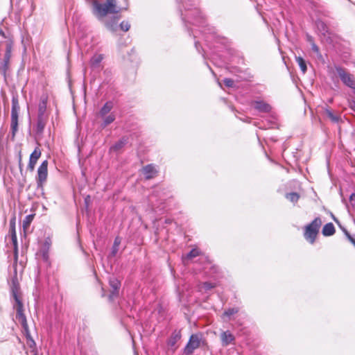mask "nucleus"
Wrapping results in <instances>:
<instances>
[{
  "instance_id": "nucleus-51",
  "label": "nucleus",
  "mask_w": 355,
  "mask_h": 355,
  "mask_svg": "<svg viewBox=\"0 0 355 355\" xmlns=\"http://www.w3.org/2000/svg\"><path fill=\"white\" fill-rule=\"evenodd\" d=\"M354 91V93H355V89Z\"/></svg>"
},
{
  "instance_id": "nucleus-11",
  "label": "nucleus",
  "mask_w": 355,
  "mask_h": 355,
  "mask_svg": "<svg viewBox=\"0 0 355 355\" xmlns=\"http://www.w3.org/2000/svg\"><path fill=\"white\" fill-rule=\"evenodd\" d=\"M41 154H42L41 150L38 147H36L35 148V150H33V152L31 154L28 164V168L31 171H34L35 166L37 164V160L40 157Z\"/></svg>"
},
{
  "instance_id": "nucleus-33",
  "label": "nucleus",
  "mask_w": 355,
  "mask_h": 355,
  "mask_svg": "<svg viewBox=\"0 0 355 355\" xmlns=\"http://www.w3.org/2000/svg\"><path fill=\"white\" fill-rule=\"evenodd\" d=\"M119 27H120L121 30H122L125 32H127L128 31H129V29L130 28V24L128 21H123L119 24Z\"/></svg>"
},
{
  "instance_id": "nucleus-45",
  "label": "nucleus",
  "mask_w": 355,
  "mask_h": 355,
  "mask_svg": "<svg viewBox=\"0 0 355 355\" xmlns=\"http://www.w3.org/2000/svg\"><path fill=\"white\" fill-rule=\"evenodd\" d=\"M116 251H117V248H116V247H114V246H113L112 254H115V253L116 252Z\"/></svg>"
},
{
  "instance_id": "nucleus-3",
  "label": "nucleus",
  "mask_w": 355,
  "mask_h": 355,
  "mask_svg": "<svg viewBox=\"0 0 355 355\" xmlns=\"http://www.w3.org/2000/svg\"><path fill=\"white\" fill-rule=\"evenodd\" d=\"M0 35L6 39L4 41L0 42V72L6 75L11 58L13 42L10 38L6 37L1 29H0Z\"/></svg>"
},
{
  "instance_id": "nucleus-30",
  "label": "nucleus",
  "mask_w": 355,
  "mask_h": 355,
  "mask_svg": "<svg viewBox=\"0 0 355 355\" xmlns=\"http://www.w3.org/2000/svg\"><path fill=\"white\" fill-rule=\"evenodd\" d=\"M12 241L14 246V257L15 261H17L18 259V248H17V241L15 232L12 235Z\"/></svg>"
},
{
  "instance_id": "nucleus-34",
  "label": "nucleus",
  "mask_w": 355,
  "mask_h": 355,
  "mask_svg": "<svg viewBox=\"0 0 355 355\" xmlns=\"http://www.w3.org/2000/svg\"><path fill=\"white\" fill-rule=\"evenodd\" d=\"M199 250L198 249H192L187 254V259H192L199 255Z\"/></svg>"
},
{
  "instance_id": "nucleus-26",
  "label": "nucleus",
  "mask_w": 355,
  "mask_h": 355,
  "mask_svg": "<svg viewBox=\"0 0 355 355\" xmlns=\"http://www.w3.org/2000/svg\"><path fill=\"white\" fill-rule=\"evenodd\" d=\"M35 218V214L27 215L23 220V229L26 232Z\"/></svg>"
},
{
  "instance_id": "nucleus-24",
  "label": "nucleus",
  "mask_w": 355,
  "mask_h": 355,
  "mask_svg": "<svg viewBox=\"0 0 355 355\" xmlns=\"http://www.w3.org/2000/svg\"><path fill=\"white\" fill-rule=\"evenodd\" d=\"M10 129L12 138L14 139L16 133L18 131V117H11Z\"/></svg>"
},
{
  "instance_id": "nucleus-29",
  "label": "nucleus",
  "mask_w": 355,
  "mask_h": 355,
  "mask_svg": "<svg viewBox=\"0 0 355 355\" xmlns=\"http://www.w3.org/2000/svg\"><path fill=\"white\" fill-rule=\"evenodd\" d=\"M115 120V116L113 114H110L108 116H105L103 117V123H102V127L105 128L107 125L112 123Z\"/></svg>"
},
{
  "instance_id": "nucleus-9",
  "label": "nucleus",
  "mask_w": 355,
  "mask_h": 355,
  "mask_svg": "<svg viewBox=\"0 0 355 355\" xmlns=\"http://www.w3.org/2000/svg\"><path fill=\"white\" fill-rule=\"evenodd\" d=\"M109 284L111 291L108 298L110 302H112L119 296V290L121 287V282L116 278L112 277L110 279Z\"/></svg>"
},
{
  "instance_id": "nucleus-36",
  "label": "nucleus",
  "mask_w": 355,
  "mask_h": 355,
  "mask_svg": "<svg viewBox=\"0 0 355 355\" xmlns=\"http://www.w3.org/2000/svg\"><path fill=\"white\" fill-rule=\"evenodd\" d=\"M344 232L349 241L355 246V234L351 235L346 230H344Z\"/></svg>"
},
{
  "instance_id": "nucleus-19",
  "label": "nucleus",
  "mask_w": 355,
  "mask_h": 355,
  "mask_svg": "<svg viewBox=\"0 0 355 355\" xmlns=\"http://www.w3.org/2000/svg\"><path fill=\"white\" fill-rule=\"evenodd\" d=\"M51 240L49 239H46L43 243L42 248L41 249V253L42 259L44 261L48 263L49 262V250L51 246Z\"/></svg>"
},
{
  "instance_id": "nucleus-47",
  "label": "nucleus",
  "mask_w": 355,
  "mask_h": 355,
  "mask_svg": "<svg viewBox=\"0 0 355 355\" xmlns=\"http://www.w3.org/2000/svg\"><path fill=\"white\" fill-rule=\"evenodd\" d=\"M166 223H171V220H166Z\"/></svg>"
},
{
  "instance_id": "nucleus-4",
  "label": "nucleus",
  "mask_w": 355,
  "mask_h": 355,
  "mask_svg": "<svg viewBox=\"0 0 355 355\" xmlns=\"http://www.w3.org/2000/svg\"><path fill=\"white\" fill-rule=\"evenodd\" d=\"M94 15L101 21L108 14H116L121 10V8L116 5V0H106L104 3L94 1L93 3Z\"/></svg>"
},
{
  "instance_id": "nucleus-46",
  "label": "nucleus",
  "mask_w": 355,
  "mask_h": 355,
  "mask_svg": "<svg viewBox=\"0 0 355 355\" xmlns=\"http://www.w3.org/2000/svg\"><path fill=\"white\" fill-rule=\"evenodd\" d=\"M198 42H195V46H196V49H198Z\"/></svg>"
},
{
  "instance_id": "nucleus-37",
  "label": "nucleus",
  "mask_w": 355,
  "mask_h": 355,
  "mask_svg": "<svg viewBox=\"0 0 355 355\" xmlns=\"http://www.w3.org/2000/svg\"><path fill=\"white\" fill-rule=\"evenodd\" d=\"M223 83H224L225 85L227 87H234V81L231 78H225L223 80Z\"/></svg>"
},
{
  "instance_id": "nucleus-21",
  "label": "nucleus",
  "mask_w": 355,
  "mask_h": 355,
  "mask_svg": "<svg viewBox=\"0 0 355 355\" xmlns=\"http://www.w3.org/2000/svg\"><path fill=\"white\" fill-rule=\"evenodd\" d=\"M113 103L112 101L106 102L99 111V116L101 118L105 117L112 109Z\"/></svg>"
},
{
  "instance_id": "nucleus-13",
  "label": "nucleus",
  "mask_w": 355,
  "mask_h": 355,
  "mask_svg": "<svg viewBox=\"0 0 355 355\" xmlns=\"http://www.w3.org/2000/svg\"><path fill=\"white\" fill-rule=\"evenodd\" d=\"M47 121L48 116H37V123L35 125V132L37 135H42Z\"/></svg>"
},
{
  "instance_id": "nucleus-31",
  "label": "nucleus",
  "mask_w": 355,
  "mask_h": 355,
  "mask_svg": "<svg viewBox=\"0 0 355 355\" xmlns=\"http://www.w3.org/2000/svg\"><path fill=\"white\" fill-rule=\"evenodd\" d=\"M286 198L293 202H296L299 200L300 196L295 192H292L287 193Z\"/></svg>"
},
{
  "instance_id": "nucleus-40",
  "label": "nucleus",
  "mask_w": 355,
  "mask_h": 355,
  "mask_svg": "<svg viewBox=\"0 0 355 355\" xmlns=\"http://www.w3.org/2000/svg\"><path fill=\"white\" fill-rule=\"evenodd\" d=\"M349 107L355 112V101L354 100H352L351 101L349 102Z\"/></svg>"
},
{
  "instance_id": "nucleus-22",
  "label": "nucleus",
  "mask_w": 355,
  "mask_h": 355,
  "mask_svg": "<svg viewBox=\"0 0 355 355\" xmlns=\"http://www.w3.org/2000/svg\"><path fill=\"white\" fill-rule=\"evenodd\" d=\"M323 112L327 117L334 123H338L340 121V116L334 114L333 112L329 108L328 106L322 107Z\"/></svg>"
},
{
  "instance_id": "nucleus-27",
  "label": "nucleus",
  "mask_w": 355,
  "mask_h": 355,
  "mask_svg": "<svg viewBox=\"0 0 355 355\" xmlns=\"http://www.w3.org/2000/svg\"><path fill=\"white\" fill-rule=\"evenodd\" d=\"M128 141L125 138H122L121 140L117 141L114 145L111 147L112 150L117 151L121 149L126 144Z\"/></svg>"
},
{
  "instance_id": "nucleus-10",
  "label": "nucleus",
  "mask_w": 355,
  "mask_h": 355,
  "mask_svg": "<svg viewBox=\"0 0 355 355\" xmlns=\"http://www.w3.org/2000/svg\"><path fill=\"white\" fill-rule=\"evenodd\" d=\"M315 26L320 35L326 39L327 42H331L332 40L329 36L330 33L329 32L328 27L327 26L326 24L321 20H317L315 21Z\"/></svg>"
},
{
  "instance_id": "nucleus-18",
  "label": "nucleus",
  "mask_w": 355,
  "mask_h": 355,
  "mask_svg": "<svg viewBox=\"0 0 355 355\" xmlns=\"http://www.w3.org/2000/svg\"><path fill=\"white\" fill-rule=\"evenodd\" d=\"M119 17H114L110 20L104 21L105 27L112 32H116L118 30Z\"/></svg>"
},
{
  "instance_id": "nucleus-43",
  "label": "nucleus",
  "mask_w": 355,
  "mask_h": 355,
  "mask_svg": "<svg viewBox=\"0 0 355 355\" xmlns=\"http://www.w3.org/2000/svg\"><path fill=\"white\" fill-rule=\"evenodd\" d=\"M307 41L311 44L313 42H314L312 36L307 35Z\"/></svg>"
},
{
  "instance_id": "nucleus-35",
  "label": "nucleus",
  "mask_w": 355,
  "mask_h": 355,
  "mask_svg": "<svg viewBox=\"0 0 355 355\" xmlns=\"http://www.w3.org/2000/svg\"><path fill=\"white\" fill-rule=\"evenodd\" d=\"M216 286V284L215 283L207 282H204L202 284V288L206 291H209V290H211V289L215 288Z\"/></svg>"
},
{
  "instance_id": "nucleus-23",
  "label": "nucleus",
  "mask_w": 355,
  "mask_h": 355,
  "mask_svg": "<svg viewBox=\"0 0 355 355\" xmlns=\"http://www.w3.org/2000/svg\"><path fill=\"white\" fill-rule=\"evenodd\" d=\"M322 232V234L325 236H332L335 233V227L333 223H329L324 225Z\"/></svg>"
},
{
  "instance_id": "nucleus-48",
  "label": "nucleus",
  "mask_w": 355,
  "mask_h": 355,
  "mask_svg": "<svg viewBox=\"0 0 355 355\" xmlns=\"http://www.w3.org/2000/svg\"><path fill=\"white\" fill-rule=\"evenodd\" d=\"M332 101H333V99H329V103H332Z\"/></svg>"
},
{
  "instance_id": "nucleus-7",
  "label": "nucleus",
  "mask_w": 355,
  "mask_h": 355,
  "mask_svg": "<svg viewBox=\"0 0 355 355\" xmlns=\"http://www.w3.org/2000/svg\"><path fill=\"white\" fill-rule=\"evenodd\" d=\"M48 161L44 160L37 168L36 178L37 187H42L48 176Z\"/></svg>"
},
{
  "instance_id": "nucleus-20",
  "label": "nucleus",
  "mask_w": 355,
  "mask_h": 355,
  "mask_svg": "<svg viewBox=\"0 0 355 355\" xmlns=\"http://www.w3.org/2000/svg\"><path fill=\"white\" fill-rule=\"evenodd\" d=\"M103 60L102 54H95L90 59V66L93 69H99L101 62Z\"/></svg>"
},
{
  "instance_id": "nucleus-39",
  "label": "nucleus",
  "mask_w": 355,
  "mask_h": 355,
  "mask_svg": "<svg viewBox=\"0 0 355 355\" xmlns=\"http://www.w3.org/2000/svg\"><path fill=\"white\" fill-rule=\"evenodd\" d=\"M349 202L353 209H355V193L350 196Z\"/></svg>"
},
{
  "instance_id": "nucleus-6",
  "label": "nucleus",
  "mask_w": 355,
  "mask_h": 355,
  "mask_svg": "<svg viewBox=\"0 0 355 355\" xmlns=\"http://www.w3.org/2000/svg\"><path fill=\"white\" fill-rule=\"evenodd\" d=\"M336 72L342 82L347 87L355 89V80L352 75L347 73L343 68L336 67Z\"/></svg>"
},
{
  "instance_id": "nucleus-15",
  "label": "nucleus",
  "mask_w": 355,
  "mask_h": 355,
  "mask_svg": "<svg viewBox=\"0 0 355 355\" xmlns=\"http://www.w3.org/2000/svg\"><path fill=\"white\" fill-rule=\"evenodd\" d=\"M20 107L19 104V97L17 94H12V107L11 117H19Z\"/></svg>"
},
{
  "instance_id": "nucleus-50",
  "label": "nucleus",
  "mask_w": 355,
  "mask_h": 355,
  "mask_svg": "<svg viewBox=\"0 0 355 355\" xmlns=\"http://www.w3.org/2000/svg\"><path fill=\"white\" fill-rule=\"evenodd\" d=\"M334 220L336 221V222H338L337 220L336 219V218L334 217Z\"/></svg>"
},
{
  "instance_id": "nucleus-32",
  "label": "nucleus",
  "mask_w": 355,
  "mask_h": 355,
  "mask_svg": "<svg viewBox=\"0 0 355 355\" xmlns=\"http://www.w3.org/2000/svg\"><path fill=\"white\" fill-rule=\"evenodd\" d=\"M238 312H239L238 308H230L224 312L223 315L230 318L231 315H232Z\"/></svg>"
},
{
  "instance_id": "nucleus-17",
  "label": "nucleus",
  "mask_w": 355,
  "mask_h": 355,
  "mask_svg": "<svg viewBox=\"0 0 355 355\" xmlns=\"http://www.w3.org/2000/svg\"><path fill=\"white\" fill-rule=\"evenodd\" d=\"M220 339L222 342V345L227 346L234 341L235 338L232 333H230L229 331H223L220 334Z\"/></svg>"
},
{
  "instance_id": "nucleus-1",
  "label": "nucleus",
  "mask_w": 355,
  "mask_h": 355,
  "mask_svg": "<svg viewBox=\"0 0 355 355\" xmlns=\"http://www.w3.org/2000/svg\"><path fill=\"white\" fill-rule=\"evenodd\" d=\"M178 2L182 3V7L184 9V12L180 8L182 21L187 25V23L192 24L197 26H204L205 24V19L202 15L200 10L196 7L193 0H177Z\"/></svg>"
},
{
  "instance_id": "nucleus-2",
  "label": "nucleus",
  "mask_w": 355,
  "mask_h": 355,
  "mask_svg": "<svg viewBox=\"0 0 355 355\" xmlns=\"http://www.w3.org/2000/svg\"><path fill=\"white\" fill-rule=\"evenodd\" d=\"M11 293L12 297H13L15 301L13 304V307L16 310V319L21 324L27 335L29 336L28 326L26 315L24 313V304L22 303L20 296L19 287L18 284L16 283L15 281H13L12 282V286L11 287Z\"/></svg>"
},
{
  "instance_id": "nucleus-42",
  "label": "nucleus",
  "mask_w": 355,
  "mask_h": 355,
  "mask_svg": "<svg viewBox=\"0 0 355 355\" xmlns=\"http://www.w3.org/2000/svg\"><path fill=\"white\" fill-rule=\"evenodd\" d=\"M19 168L21 169V167H22V164H21V151L19 153Z\"/></svg>"
},
{
  "instance_id": "nucleus-14",
  "label": "nucleus",
  "mask_w": 355,
  "mask_h": 355,
  "mask_svg": "<svg viewBox=\"0 0 355 355\" xmlns=\"http://www.w3.org/2000/svg\"><path fill=\"white\" fill-rule=\"evenodd\" d=\"M142 171L146 180H150L153 178L157 173V171L155 168V166L152 164L145 166L143 168Z\"/></svg>"
},
{
  "instance_id": "nucleus-25",
  "label": "nucleus",
  "mask_w": 355,
  "mask_h": 355,
  "mask_svg": "<svg viewBox=\"0 0 355 355\" xmlns=\"http://www.w3.org/2000/svg\"><path fill=\"white\" fill-rule=\"evenodd\" d=\"M181 335L179 332H173L168 339V345L171 347H173L175 346L176 343L180 339Z\"/></svg>"
},
{
  "instance_id": "nucleus-49",
  "label": "nucleus",
  "mask_w": 355,
  "mask_h": 355,
  "mask_svg": "<svg viewBox=\"0 0 355 355\" xmlns=\"http://www.w3.org/2000/svg\"><path fill=\"white\" fill-rule=\"evenodd\" d=\"M218 85H219V86H220V87H222V85H221V83H218Z\"/></svg>"
},
{
  "instance_id": "nucleus-5",
  "label": "nucleus",
  "mask_w": 355,
  "mask_h": 355,
  "mask_svg": "<svg viewBox=\"0 0 355 355\" xmlns=\"http://www.w3.org/2000/svg\"><path fill=\"white\" fill-rule=\"evenodd\" d=\"M321 225L320 218L316 217L311 223L305 226L304 236L310 243L313 244L315 242Z\"/></svg>"
},
{
  "instance_id": "nucleus-12",
  "label": "nucleus",
  "mask_w": 355,
  "mask_h": 355,
  "mask_svg": "<svg viewBox=\"0 0 355 355\" xmlns=\"http://www.w3.org/2000/svg\"><path fill=\"white\" fill-rule=\"evenodd\" d=\"M254 108L259 112L268 113L271 110V106L263 101H254L252 102Z\"/></svg>"
},
{
  "instance_id": "nucleus-44",
  "label": "nucleus",
  "mask_w": 355,
  "mask_h": 355,
  "mask_svg": "<svg viewBox=\"0 0 355 355\" xmlns=\"http://www.w3.org/2000/svg\"><path fill=\"white\" fill-rule=\"evenodd\" d=\"M35 345V343L33 339H30V347H32L33 346Z\"/></svg>"
},
{
  "instance_id": "nucleus-41",
  "label": "nucleus",
  "mask_w": 355,
  "mask_h": 355,
  "mask_svg": "<svg viewBox=\"0 0 355 355\" xmlns=\"http://www.w3.org/2000/svg\"><path fill=\"white\" fill-rule=\"evenodd\" d=\"M120 244V240L119 239L118 237H116L114 240V247H118L119 245Z\"/></svg>"
},
{
  "instance_id": "nucleus-8",
  "label": "nucleus",
  "mask_w": 355,
  "mask_h": 355,
  "mask_svg": "<svg viewBox=\"0 0 355 355\" xmlns=\"http://www.w3.org/2000/svg\"><path fill=\"white\" fill-rule=\"evenodd\" d=\"M201 336L198 334H192L189 340L184 349V353L186 355H191L195 349L200 345Z\"/></svg>"
},
{
  "instance_id": "nucleus-38",
  "label": "nucleus",
  "mask_w": 355,
  "mask_h": 355,
  "mask_svg": "<svg viewBox=\"0 0 355 355\" xmlns=\"http://www.w3.org/2000/svg\"><path fill=\"white\" fill-rule=\"evenodd\" d=\"M311 46L312 51L313 52H315L318 55L321 56L320 49H319L318 46L316 45V44L315 43V42H313L312 44H311Z\"/></svg>"
},
{
  "instance_id": "nucleus-28",
  "label": "nucleus",
  "mask_w": 355,
  "mask_h": 355,
  "mask_svg": "<svg viewBox=\"0 0 355 355\" xmlns=\"http://www.w3.org/2000/svg\"><path fill=\"white\" fill-rule=\"evenodd\" d=\"M295 60H296L297 63L298 64L302 73H305L307 70L306 64L305 60L300 56L295 57Z\"/></svg>"
},
{
  "instance_id": "nucleus-16",
  "label": "nucleus",
  "mask_w": 355,
  "mask_h": 355,
  "mask_svg": "<svg viewBox=\"0 0 355 355\" xmlns=\"http://www.w3.org/2000/svg\"><path fill=\"white\" fill-rule=\"evenodd\" d=\"M47 101H48V96L46 95H42L40 97V103L38 105L37 116H48L46 114Z\"/></svg>"
}]
</instances>
